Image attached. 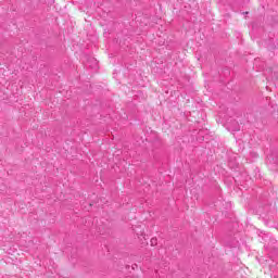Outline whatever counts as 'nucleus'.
<instances>
[{
  "label": "nucleus",
  "instance_id": "f257e3e1",
  "mask_svg": "<svg viewBox=\"0 0 278 278\" xmlns=\"http://www.w3.org/2000/svg\"><path fill=\"white\" fill-rule=\"evenodd\" d=\"M150 244H151V247H157V238H152L150 240Z\"/></svg>",
  "mask_w": 278,
  "mask_h": 278
}]
</instances>
